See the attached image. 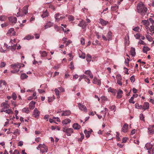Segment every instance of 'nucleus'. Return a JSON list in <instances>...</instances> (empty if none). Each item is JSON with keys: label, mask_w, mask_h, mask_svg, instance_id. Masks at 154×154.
Segmentation results:
<instances>
[{"label": "nucleus", "mask_w": 154, "mask_h": 154, "mask_svg": "<svg viewBox=\"0 0 154 154\" xmlns=\"http://www.w3.org/2000/svg\"><path fill=\"white\" fill-rule=\"evenodd\" d=\"M106 36L108 38V40L110 41L112 40V32L111 31H109L108 32L106 35Z\"/></svg>", "instance_id": "obj_25"}, {"label": "nucleus", "mask_w": 154, "mask_h": 154, "mask_svg": "<svg viewBox=\"0 0 154 154\" xmlns=\"http://www.w3.org/2000/svg\"><path fill=\"white\" fill-rule=\"evenodd\" d=\"M71 120L69 119H66L62 121V123L64 125H66L68 123H70Z\"/></svg>", "instance_id": "obj_29"}, {"label": "nucleus", "mask_w": 154, "mask_h": 154, "mask_svg": "<svg viewBox=\"0 0 154 154\" xmlns=\"http://www.w3.org/2000/svg\"><path fill=\"white\" fill-rule=\"evenodd\" d=\"M80 135L81 136V138H79L78 140L79 141H82L83 139L84 138V136L83 134L80 133Z\"/></svg>", "instance_id": "obj_49"}, {"label": "nucleus", "mask_w": 154, "mask_h": 154, "mask_svg": "<svg viewBox=\"0 0 154 154\" xmlns=\"http://www.w3.org/2000/svg\"><path fill=\"white\" fill-rule=\"evenodd\" d=\"M149 30L150 32L154 34V26H151L150 28H149Z\"/></svg>", "instance_id": "obj_43"}, {"label": "nucleus", "mask_w": 154, "mask_h": 154, "mask_svg": "<svg viewBox=\"0 0 154 154\" xmlns=\"http://www.w3.org/2000/svg\"><path fill=\"white\" fill-rule=\"evenodd\" d=\"M135 107L136 108L139 109H142L143 108L142 105H140L138 103H136L135 105Z\"/></svg>", "instance_id": "obj_40"}, {"label": "nucleus", "mask_w": 154, "mask_h": 154, "mask_svg": "<svg viewBox=\"0 0 154 154\" xmlns=\"http://www.w3.org/2000/svg\"><path fill=\"white\" fill-rule=\"evenodd\" d=\"M35 103L33 101H32L29 104V106L31 109H33L35 106Z\"/></svg>", "instance_id": "obj_28"}, {"label": "nucleus", "mask_w": 154, "mask_h": 154, "mask_svg": "<svg viewBox=\"0 0 154 154\" xmlns=\"http://www.w3.org/2000/svg\"><path fill=\"white\" fill-rule=\"evenodd\" d=\"M153 127V125L150 126L148 128V133L150 134H154V129L153 128H151Z\"/></svg>", "instance_id": "obj_22"}, {"label": "nucleus", "mask_w": 154, "mask_h": 154, "mask_svg": "<svg viewBox=\"0 0 154 154\" xmlns=\"http://www.w3.org/2000/svg\"><path fill=\"white\" fill-rule=\"evenodd\" d=\"M34 37L33 36H31L29 35H27L24 38V39H26L28 40H29L30 39H31L32 38H33Z\"/></svg>", "instance_id": "obj_46"}, {"label": "nucleus", "mask_w": 154, "mask_h": 154, "mask_svg": "<svg viewBox=\"0 0 154 154\" xmlns=\"http://www.w3.org/2000/svg\"><path fill=\"white\" fill-rule=\"evenodd\" d=\"M8 23H4L1 24V26L2 28H3V27H6V26H8Z\"/></svg>", "instance_id": "obj_63"}, {"label": "nucleus", "mask_w": 154, "mask_h": 154, "mask_svg": "<svg viewBox=\"0 0 154 154\" xmlns=\"http://www.w3.org/2000/svg\"><path fill=\"white\" fill-rule=\"evenodd\" d=\"M78 26L83 29L86 28L87 26V23L84 21L83 20H82L78 24Z\"/></svg>", "instance_id": "obj_10"}, {"label": "nucleus", "mask_w": 154, "mask_h": 154, "mask_svg": "<svg viewBox=\"0 0 154 154\" xmlns=\"http://www.w3.org/2000/svg\"><path fill=\"white\" fill-rule=\"evenodd\" d=\"M80 42L82 45H85V41L84 38H82L81 39Z\"/></svg>", "instance_id": "obj_54"}, {"label": "nucleus", "mask_w": 154, "mask_h": 154, "mask_svg": "<svg viewBox=\"0 0 154 154\" xmlns=\"http://www.w3.org/2000/svg\"><path fill=\"white\" fill-rule=\"evenodd\" d=\"M109 108L111 111H113L114 112H115L116 111V107L115 105H112L110 106Z\"/></svg>", "instance_id": "obj_38"}, {"label": "nucleus", "mask_w": 154, "mask_h": 154, "mask_svg": "<svg viewBox=\"0 0 154 154\" xmlns=\"http://www.w3.org/2000/svg\"><path fill=\"white\" fill-rule=\"evenodd\" d=\"M93 83L100 85H101V82L100 80L98 79L96 76L94 77L93 81Z\"/></svg>", "instance_id": "obj_11"}, {"label": "nucleus", "mask_w": 154, "mask_h": 154, "mask_svg": "<svg viewBox=\"0 0 154 154\" xmlns=\"http://www.w3.org/2000/svg\"><path fill=\"white\" fill-rule=\"evenodd\" d=\"M40 112L37 108H35L33 112L32 116L35 118L38 119L39 116Z\"/></svg>", "instance_id": "obj_6"}, {"label": "nucleus", "mask_w": 154, "mask_h": 154, "mask_svg": "<svg viewBox=\"0 0 154 154\" xmlns=\"http://www.w3.org/2000/svg\"><path fill=\"white\" fill-rule=\"evenodd\" d=\"M78 107L80 110L85 112H87V109L86 107L84 105L79 103H78Z\"/></svg>", "instance_id": "obj_5"}, {"label": "nucleus", "mask_w": 154, "mask_h": 154, "mask_svg": "<svg viewBox=\"0 0 154 154\" xmlns=\"http://www.w3.org/2000/svg\"><path fill=\"white\" fill-rule=\"evenodd\" d=\"M61 112H62V116H68L71 114V112L69 110H63Z\"/></svg>", "instance_id": "obj_9"}, {"label": "nucleus", "mask_w": 154, "mask_h": 154, "mask_svg": "<svg viewBox=\"0 0 154 154\" xmlns=\"http://www.w3.org/2000/svg\"><path fill=\"white\" fill-rule=\"evenodd\" d=\"M54 96L53 97H48V102L50 103L52 102L55 99V98L54 97Z\"/></svg>", "instance_id": "obj_45"}, {"label": "nucleus", "mask_w": 154, "mask_h": 154, "mask_svg": "<svg viewBox=\"0 0 154 154\" xmlns=\"http://www.w3.org/2000/svg\"><path fill=\"white\" fill-rule=\"evenodd\" d=\"M130 80L131 82H134L135 80V78L134 75L132 76L130 78Z\"/></svg>", "instance_id": "obj_55"}, {"label": "nucleus", "mask_w": 154, "mask_h": 154, "mask_svg": "<svg viewBox=\"0 0 154 154\" xmlns=\"http://www.w3.org/2000/svg\"><path fill=\"white\" fill-rule=\"evenodd\" d=\"M60 66V65L59 64H57L55 65L53 67V68L55 69H59Z\"/></svg>", "instance_id": "obj_56"}, {"label": "nucleus", "mask_w": 154, "mask_h": 154, "mask_svg": "<svg viewBox=\"0 0 154 154\" xmlns=\"http://www.w3.org/2000/svg\"><path fill=\"white\" fill-rule=\"evenodd\" d=\"M55 92V93L56 94L57 96V98H59L60 97V96L59 95V91L58 89L57 88H55L54 90Z\"/></svg>", "instance_id": "obj_35"}, {"label": "nucleus", "mask_w": 154, "mask_h": 154, "mask_svg": "<svg viewBox=\"0 0 154 154\" xmlns=\"http://www.w3.org/2000/svg\"><path fill=\"white\" fill-rule=\"evenodd\" d=\"M100 22L103 26H106L108 23L107 21L101 18L100 19Z\"/></svg>", "instance_id": "obj_24"}, {"label": "nucleus", "mask_w": 154, "mask_h": 154, "mask_svg": "<svg viewBox=\"0 0 154 154\" xmlns=\"http://www.w3.org/2000/svg\"><path fill=\"white\" fill-rule=\"evenodd\" d=\"M118 6L116 5H115L114 6H112L111 7V9L112 11H115L118 9Z\"/></svg>", "instance_id": "obj_44"}, {"label": "nucleus", "mask_w": 154, "mask_h": 154, "mask_svg": "<svg viewBox=\"0 0 154 154\" xmlns=\"http://www.w3.org/2000/svg\"><path fill=\"white\" fill-rule=\"evenodd\" d=\"M146 37L147 39L149 42H152L153 40L152 38L149 35H146Z\"/></svg>", "instance_id": "obj_41"}, {"label": "nucleus", "mask_w": 154, "mask_h": 154, "mask_svg": "<svg viewBox=\"0 0 154 154\" xmlns=\"http://www.w3.org/2000/svg\"><path fill=\"white\" fill-rule=\"evenodd\" d=\"M85 73L88 75L90 78L92 79L93 78V75L91 73L90 70H87L85 72Z\"/></svg>", "instance_id": "obj_23"}, {"label": "nucleus", "mask_w": 154, "mask_h": 154, "mask_svg": "<svg viewBox=\"0 0 154 154\" xmlns=\"http://www.w3.org/2000/svg\"><path fill=\"white\" fill-rule=\"evenodd\" d=\"M15 32L14 30V29L13 28H11L8 30L7 34L9 35H15Z\"/></svg>", "instance_id": "obj_14"}, {"label": "nucleus", "mask_w": 154, "mask_h": 154, "mask_svg": "<svg viewBox=\"0 0 154 154\" xmlns=\"http://www.w3.org/2000/svg\"><path fill=\"white\" fill-rule=\"evenodd\" d=\"M10 44L11 46H9V47L10 48L9 49L13 51H14L16 48L17 43L14 44V45L12 44Z\"/></svg>", "instance_id": "obj_19"}, {"label": "nucleus", "mask_w": 154, "mask_h": 154, "mask_svg": "<svg viewBox=\"0 0 154 154\" xmlns=\"http://www.w3.org/2000/svg\"><path fill=\"white\" fill-rule=\"evenodd\" d=\"M6 64L4 62H1L0 65V67L1 68H3L5 66Z\"/></svg>", "instance_id": "obj_51"}, {"label": "nucleus", "mask_w": 154, "mask_h": 154, "mask_svg": "<svg viewBox=\"0 0 154 154\" xmlns=\"http://www.w3.org/2000/svg\"><path fill=\"white\" fill-rule=\"evenodd\" d=\"M53 25V23L50 21L48 22L44 26V29H45L48 28L50 27H51Z\"/></svg>", "instance_id": "obj_17"}, {"label": "nucleus", "mask_w": 154, "mask_h": 154, "mask_svg": "<svg viewBox=\"0 0 154 154\" xmlns=\"http://www.w3.org/2000/svg\"><path fill=\"white\" fill-rule=\"evenodd\" d=\"M22 111L23 112L25 113L26 114H28L29 112V109L27 107H25L23 109Z\"/></svg>", "instance_id": "obj_34"}, {"label": "nucleus", "mask_w": 154, "mask_h": 154, "mask_svg": "<svg viewBox=\"0 0 154 154\" xmlns=\"http://www.w3.org/2000/svg\"><path fill=\"white\" fill-rule=\"evenodd\" d=\"M7 18V16L5 15H2L0 16V20L1 21H5Z\"/></svg>", "instance_id": "obj_39"}, {"label": "nucleus", "mask_w": 154, "mask_h": 154, "mask_svg": "<svg viewBox=\"0 0 154 154\" xmlns=\"http://www.w3.org/2000/svg\"><path fill=\"white\" fill-rule=\"evenodd\" d=\"M137 8L138 12L143 17L147 14V8L142 3H139L137 5Z\"/></svg>", "instance_id": "obj_1"}, {"label": "nucleus", "mask_w": 154, "mask_h": 154, "mask_svg": "<svg viewBox=\"0 0 154 154\" xmlns=\"http://www.w3.org/2000/svg\"><path fill=\"white\" fill-rule=\"evenodd\" d=\"M128 125L126 124H125L123 125L122 130V131L124 133H126L128 131Z\"/></svg>", "instance_id": "obj_18"}, {"label": "nucleus", "mask_w": 154, "mask_h": 154, "mask_svg": "<svg viewBox=\"0 0 154 154\" xmlns=\"http://www.w3.org/2000/svg\"><path fill=\"white\" fill-rule=\"evenodd\" d=\"M6 101V102L3 103L1 105V106L4 109H8L9 107V105L8 103V101Z\"/></svg>", "instance_id": "obj_13"}, {"label": "nucleus", "mask_w": 154, "mask_h": 154, "mask_svg": "<svg viewBox=\"0 0 154 154\" xmlns=\"http://www.w3.org/2000/svg\"><path fill=\"white\" fill-rule=\"evenodd\" d=\"M123 93V91L122 90L120 89L119 90L117 91L116 97L118 99H120L121 98Z\"/></svg>", "instance_id": "obj_15"}, {"label": "nucleus", "mask_w": 154, "mask_h": 154, "mask_svg": "<svg viewBox=\"0 0 154 154\" xmlns=\"http://www.w3.org/2000/svg\"><path fill=\"white\" fill-rule=\"evenodd\" d=\"M91 56L89 54H87L86 60L88 62H90L91 61Z\"/></svg>", "instance_id": "obj_36"}, {"label": "nucleus", "mask_w": 154, "mask_h": 154, "mask_svg": "<svg viewBox=\"0 0 154 154\" xmlns=\"http://www.w3.org/2000/svg\"><path fill=\"white\" fill-rule=\"evenodd\" d=\"M152 146L150 143H147L145 145V148L146 150H150L152 148Z\"/></svg>", "instance_id": "obj_20"}, {"label": "nucleus", "mask_w": 154, "mask_h": 154, "mask_svg": "<svg viewBox=\"0 0 154 154\" xmlns=\"http://www.w3.org/2000/svg\"><path fill=\"white\" fill-rule=\"evenodd\" d=\"M140 120H141L142 121H143V122L145 121L144 120V115L143 114H141L140 115Z\"/></svg>", "instance_id": "obj_48"}, {"label": "nucleus", "mask_w": 154, "mask_h": 154, "mask_svg": "<svg viewBox=\"0 0 154 154\" xmlns=\"http://www.w3.org/2000/svg\"><path fill=\"white\" fill-rule=\"evenodd\" d=\"M20 131L18 129L15 130V131L13 133V134L15 136L19 135L20 134Z\"/></svg>", "instance_id": "obj_37"}, {"label": "nucleus", "mask_w": 154, "mask_h": 154, "mask_svg": "<svg viewBox=\"0 0 154 154\" xmlns=\"http://www.w3.org/2000/svg\"><path fill=\"white\" fill-rule=\"evenodd\" d=\"M142 109L144 110L148 109L149 107V104L147 102H145L144 103L143 105H142Z\"/></svg>", "instance_id": "obj_12"}, {"label": "nucleus", "mask_w": 154, "mask_h": 154, "mask_svg": "<svg viewBox=\"0 0 154 154\" xmlns=\"http://www.w3.org/2000/svg\"><path fill=\"white\" fill-rule=\"evenodd\" d=\"M70 69L72 70L74 69V66L73 65V63L72 62H71L70 64Z\"/></svg>", "instance_id": "obj_60"}, {"label": "nucleus", "mask_w": 154, "mask_h": 154, "mask_svg": "<svg viewBox=\"0 0 154 154\" xmlns=\"http://www.w3.org/2000/svg\"><path fill=\"white\" fill-rule=\"evenodd\" d=\"M68 19L69 21H72L74 20V17L72 15H69L68 16Z\"/></svg>", "instance_id": "obj_50"}, {"label": "nucleus", "mask_w": 154, "mask_h": 154, "mask_svg": "<svg viewBox=\"0 0 154 154\" xmlns=\"http://www.w3.org/2000/svg\"><path fill=\"white\" fill-rule=\"evenodd\" d=\"M73 128L75 130H79L81 128V126L78 123H74L72 126Z\"/></svg>", "instance_id": "obj_26"}, {"label": "nucleus", "mask_w": 154, "mask_h": 154, "mask_svg": "<svg viewBox=\"0 0 154 154\" xmlns=\"http://www.w3.org/2000/svg\"><path fill=\"white\" fill-rule=\"evenodd\" d=\"M60 15L59 13L56 14L55 15V18L56 20L57 21L62 20L64 18H65V17L60 16Z\"/></svg>", "instance_id": "obj_8"}, {"label": "nucleus", "mask_w": 154, "mask_h": 154, "mask_svg": "<svg viewBox=\"0 0 154 154\" xmlns=\"http://www.w3.org/2000/svg\"><path fill=\"white\" fill-rule=\"evenodd\" d=\"M150 50V49L148 47L144 46L143 47V52L144 53H147V52Z\"/></svg>", "instance_id": "obj_33"}, {"label": "nucleus", "mask_w": 154, "mask_h": 154, "mask_svg": "<svg viewBox=\"0 0 154 154\" xmlns=\"http://www.w3.org/2000/svg\"><path fill=\"white\" fill-rule=\"evenodd\" d=\"M79 57L82 59H85V54L84 53H82L81 55H79Z\"/></svg>", "instance_id": "obj_57"}, {"label": "nucleus", "mask_w": 154, "mask_h": 154, "mask_svg": "<svg viewBox=\"0 0 154 154\" xmlns=\"http://www.w3.org/2000/svg\"><path fill=\"white\" fill-rule=\"evenodd\" d=\"M8 20L9 21L12 23H15L17 20V18L16 17H11L8 18Z\"/></svg>", "instance_id": "obj_16"}, {"label": "nucleus", "mask_w": 154, "mask_h": 154, "mask_svg": "<svg viewBox=\"0 0 154 154\" xmlns=\"http://www.w3.org/2000/svg\"><path fill=\"white\" fill-rule=\"evenodd\" d=\"M11 67L14 69L11 71V72L13 73H15L20 70V68L24 66V64L20 63H17L14 64H11Z\"/></svg>", "instance_id": "obj_2"}, {"label": "nucleus", "mask_w": 154, "mask_h": 154, "mask_svg": "<svg viewBox=\"0 0 154 154\" xmlns=\"http://www.w3.org/2000/svg\"><path fill=\"white\" fill-rule=\"evenodd\" d=\"M149 20L151 22L152 25H154V20H153L151 18H149Z\"/></svg>", "instance_id": "obj_64"}, {"label": "nucleus", "mask_w": 154, "mask_h": 154, "mask_svg": "<svg viewBox=\"0 0 154 154\" xmlns=\"http://www.w3.org/2000/svg\"><path fill=\"white\" fill-rule=\"evenodd\" d=\"M116 138L117 140L118 141H119L120 140V138L119 137V134L118 132H116Z\"/></svg>", "instance_id": "obj_61"}, {"label": "nucleus", "mask_w": 154, "mask_h": 154, "mask_svg": "<svg viewBox=\"0 0 154 154\" xmlns=\"http://www.w3.org/2000/svg\"><path fill=\"white\" fill-rule=\"evenodd\" d=\"M108 91L109 92H111L112 93H115L114 90L112 89L111 87L108 89Z\"/></svg>", "instance_id": "obj_58"}, {"label": "nucleus", "mask_w": 154, "mask_h": 154, "mask_svg": "<svg viewBox=\"0 0 154 154\" xmlns=\"http://www.w3.org/2000/svg\"><path fill=\"white\" fill-rule=\"evenodd\" d=\"M40 53L42 57H45L47 56V53L45 51H40Z\"/></svg>", "instance_id": "obj_31"}, {"label": "nucleus", "mask_w": 154, "mask_h": 154, "mask_svg": "<svg viewBox=\"0 0 154 154\" xmlns=\"http://www.w3.org/2000/svg\"><path fill=\"white\" fill-rule=\"evenodd\" d=\"M134 98L133 97H131V98L129 100V102L130 103H132L133 104H134L135 103V102L134 101Z\"/></svg>", "instance_id": "obj_52"}, {"label": "nucleus", "mask_w": 154, "mask_h": 154, "mask_svg": "<svg viewBox=\"0 0 154 154\" xmlns=\"http://www.w3.org/2000/svg\"><path fill=\"white\" fill-rule=\"evenodd\" d=\"M84 133L85 134L86 137L87 138H88L90 136V134L89 132H88L86 130H85L84 131Z\"/></svg>", "instance_id": "obj_42"}, {"label": "nucleus", "mask_w": 154, "mask_h": 154, "mask_svg": "<svg viewBox=\"0 0 154 154\" xmlns=\"http://www.w3.org/2000/svg\"><path fill=\"white\" fill-rule=\"evenodd\" d=\"M28 77V76L25 73H22L20 76V78L22 80L27 79Z\"/></svg>", "instance_id": "obj_32"}, {"label": "nucleus", "mask_w": 154, "mask_h": 154, "mask_svg": "<svg viewBox=\"0 0 154 154\" xmlns=\"http://www.w3.org/2000/svg\"><path fill=\"white\" fill-rule=\"evenodd\" d=\"M135 49L133 47L131 48L130 53L132 56H134L135 55L136 53Z\"/></svg>", "instance_id": "obj_27"}, {"label": "nucleus", "mask_w": 154, "mask_h": 154, "mask_svg": "<svg viewBox=\"0 0 154 154\" xmlns=\"http://www.w3.org/2000/svg\"><path fill=\"white\" fill-rule=\"evenodd\" d=\"M101 99L103 101H105L107 100V98L105 96H102L101 97Z\"/></svg>", "instance_id": "obj_59"}, {"label": "nucleus", "mask_w": 154, "mask_h": 154, "mask_svg": "<svg viewBox=\"0 0 154 154\" xmlns=\"http://www.w3.org/2000/svg\"><path fill=\"white\" fill-rule=\"evenodd\" d=\"M5 112L6 113L8 114H10L13 113V112L11 109H9L8 110H5Z\"/></svg>", "instance_id": "obj_47"}, {"label": "nucleus", "mask_w": 154, "mask_h": 154, "mask_svg": "<svg viewBox=\"0 0 154 154\" xmlns=\"http://www.w3.org/2000/svg\"><path fill=\"white\" fill-rule=\"evenodd\" d=\"M45 148V146H44V144H43L42 145L41 144H40L37 147V149H39V148H40V152H42V153H43V152H44L43 151V148Z\"/></svg>", "instance_id": "obj_21"}, {"label": "nucleus", "mask_w": 154, "mask_h": 154, "mask_svg": "<svg viewBox=\"0 0 154 154\" xmlns=\"http://www.w3.org/2000/svg\"><path fill=\"white\" fill-rule=\"evenodd\" d=\"M49 13L47 11V10L43 12L42 14L41 15V17L42 18H44L48 15Z\"/></svg>", "instance_id": "obj_30"}, {"label": "nucleus", "mask_w": 154, "mask_h": 154, "mask_svg": "<svg viewBox=\"0 0 154 154\" xmlns=\"http://www.w3.org/2000/svg\"><path fill=\"white\" fill-rule=\"evenodd\" d=\"M140 28L138 26H136L135 27L133 28V30L135 31L138 32L139 31Z\"/></svg>", "instance_id": "obj_53"}, {"label": "nucleus", "mask_w": 154, "mask_h": 154, "mask_svg": "<svg viewBox=\"0 0 154 154\" xmlns=\"http://www.w3.org/2000/svg\"><path fill=\"white\" fill-rule=\"evenodd\" d=\"M28 5H26L24 6L22 12L20 11L17 13V17L23 16L26 14L28 13Z\"/></svg>", "instance_id": "obj_3"}, {"label": "nucleus", "mask_w": 154, "mask_h": 154, "mask_svg": "<svg viewBox=\"0 0 154 154\" xmlns=\"http://www.w3.org/2000/svg\"><path fill=\"white\" fill-rule=\"evenodd\" d=\"M149 154H153L154 153V148H153L152 150H148V151Z\"/></svg>", "instance_id": "obj_62"}, {"label": "nucleus", "mask_w": 154, "mask_h": 154, "mask_svg": "<svg viewBox=\"0 0 154 154\" xmlns=\"http://www.w3.org/2000/svg\"><path fill=\"white\" fill-rule=\"evenodd\" d=\"M116 77L117 79V83L120 86L122 85V83L121 81L122 78L121 75L119 74L117 75H116Z\"/></svg>", "instance_id": "obj_7"}, {"label": "nucleus", "mask_w": 154, "mask_h": 154, "mask_svg": "<svg viewBox=\"0 0 154 154\" xmlns=\"http://www.w3.org/2000/svg\"><path fill=\"white\" fill-rule=\"evenodd\" d=\"M63 131L66 133L67 136H70L71 135V134L73 133V130L72 128H68L64 129Z\"/></svg>", "instance_id": "obj_4"}]
</instances>
